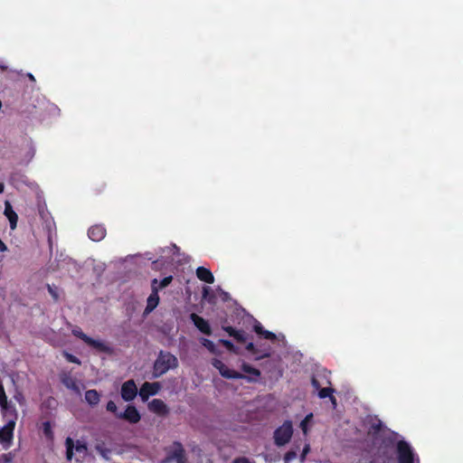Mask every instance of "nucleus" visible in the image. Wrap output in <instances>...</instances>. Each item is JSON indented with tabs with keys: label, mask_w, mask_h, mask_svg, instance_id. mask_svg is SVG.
<instances>
[{
	"label": "nucleus",
	"mask_w": 463,
	"mask_h": 463,
	"mask_svg": "<svg viewBox=\"0 0 463 463\" xmlns=\"http://www.w3.org/2000/svg\"><path fill=\"white\" fill-rule=\"evenodd\" d=\"M382 429V424L381 423H375V424H373L371 426V430L374 432V433H377L381 430Z\"/></svg>",
	"instance_id": "obj_36"
},
{
	"label": "nucleus",
	"mask_w": 463,
	"mask_h": 463,
	"mask_svg": "<svg viewBox=\"0 0 463 463\" xmlns=\"http://www.w3.org/2000/svg\"><path fill=\"white\" fill-rule=\"evenodd\" d=\"M310 450V446L309 444H306L303 450H302V453L300 455V459L301 461L303 462L306 458V456L307 455V453L309 452Z\"/></svg>",
	"instance_id": "obj_35"
},
{
	"label": "nucleus",
	"mask_w": 463,
	"mask_h": 463,
	"mask_svg": "<svg viewBox=\"0 0 463 463\" xmlns=\"http://www.w3.org/2000/svg\"><path fill=\"white\" fill-rule=\"evenodd\" d=\"M212 364L219 371L220 374L226 379H245L250 383H255L260 377V371L245 362L242 363L241 368V371L248 375L230 369L222 361L217 358L213 359Z\"/></svg>",
	"instance_id": "obj_1"
},
{
	"label": "nucleus",
	"mask_w": 463,
	"mask_h": 463,
	"mask_svg": "<svg viewBox=\"0 0 463 463\" xmlns=\"http://www.w3.org/2000/svg\"><path fill=\"white\" fill-rule=\"evenodd\" d=\"M117 418L136 424L140 421L141 415L134 405H128L124 412L117 414Z\"/></svg>",
	"instance_id": "obj_7"
},
{
	"label": "nucleus",
	"mask_w": 463,
	"mask_h": 463,
	"mask_svg": "<svg viewBox=\"0 0 463 463\" xmlns=\"http://www.w3.org/2000/svg\"><path fill=\"white\" fill-rule=\"evenodd\" d=\"M311 384L316 391H318L321 388L322 383L319 382L317 376H313L311 378Z\"/></svg>",
	"instance_id": "obj_34"
},
{
	"label": "nucleus",
	"mask_w": 463,
	"mask_h": 463,
	"mask_svg": "<svg viewBox=\"0 0 463 463\" xmlns=\"http://www.w3.org/2000/svg\"><path fill=\"white\" fill-rule=\"evenodd\" d=\"M150 411L159 415L165 416L169 413L167 405L160 399H154L148 403Z\"/></svg>",
	"instance_id": "obj_14"
},
{
	"label": "nucleus",
	"mask_w": 463,
	"mask_h": 463,
	"mask_svg": "<svg viewBox=\"0 0 463 463\" xmlns=\"http://www.w3.org/2000/svg\"><path fill=\"white\" fill-rule=\"evenodd\" d=\"M173 461H176L177 463H185V452L183 448V445L175 441L172 447L167 450L165 458L164 460L165 463H171Z\"/></svg>",
	"instance_id": "obj_6"
},
{
	"label": "nucleus",
	"mask_w": 463,
	"mask_h": 463,
	"mask_svg": "<svg viewBox=\"0 0 463 463\" xmlns=\"http://www.w3.org/2000/svg\"><path fill=\"white\" fill-rule=\"evenodd\" d=\"M14 427L15 421L11 420L3 428L0 429V441L2 443L11 442L14 437Z\"/></svg>",
	"instance_id": "obj_17"
},
{
	"label": "nucleus",
	"mask_w": 463,
	"mask_h": 463,
	"mask_svg": "<svg viewBox=\"0 0 463 463\" xmlns=\"http://www.w3.org/2000/svg\"><path fill=\"white\" fill-rule=\"evenodd\" d=\"M178 366V360L175 355L169 352L160 351L154 362L153 365V378H159L166 373L170 369H175Z\"/></svg>",
	"instance_id": "obj_2"
},
{
	"label": "nucleus",
	"mask_w": 463,
	"mask_h": 463,
	"mask_svg": "<svg viewBox=\"0 0 463 463\" xmlns=\"http://www.w3.org/2000/svg\"><path fill=\"white\" fill-rule=\"evenodd\" d=\"M398 463H414L415 454L405 440H399L396 445Z\"/></svg>",
	"instance_id": "obj_5"
},
{
	"label": "nucleus",
	"mask_w": 463,
	"mask_h": 463,
	"mask_svg": "<svg viewBox=\"0 0 463 463\" xmlns=\"http://www.w3.org/2000/svg\"><path fill=\"white\" fill-rule=\"evenodd\" d=\"M66 445V458L68 460H71L73 456V449L79 453H85L88 449L85 442H81L80 440L77 441L76 445H74V441L71 438L68 437L65 440Z\"/></svg>",
	"instance_id": "obj_9"
},
{
	"label": "nucleus",
	"mask_w": 463,
	"mask_h": 463,
	"mask_svg": "<svg viewBox=\"0 0 463 463\" xmlns=\"http://www.w3.org/2000/svg\"><path fill=\"white\" fill-rule=\"evenodd\" d=\"M4 189H5V185L3 183L0 182V194H2L4 192Z\"/></svg>",
	"instance_id": "obj_41"
},
{
	"label": "nucleus",
	"mask_w": 463,
	"mask_h": 463,
	"mask_svg": "<svg viewBox=\"0 0 463 463\" xmlns=\"http://www.w3.org/2000/svg\"><path fill=\"white\" fill-rule=\"evenodd\" d=\"M318 397L320 399H325V398H327L329 397L330 398V401L332 402L333 404H336V400L335 398L333 396V392H335V390L331 387H324V388H320L318 391Z\"/></svg>",
	"instance_id": "obj_23"
},
{
	"label": "nucleus",
	"mask_w": 463,
	"mask_h": 463,
	"mask_svg": "<svg viewBox=\"0 0 463 463\" xmlns=\"http://www.w3.org/2000/svg\"><path fill=\"white\" fill-rule=\"evenodd\" d=\"M196 276L201 281L205 283L213 284L214 282V277L212 271L205 267H198L196 269Z\"/></svg>",
	"instance_id": "obj_19"
},
{
	"label": "nucleus",
	"mask_w": 463,
	"mask_h": 463,
	"mask_svg": "<svg viewBox=\"0 0 463 463\" xmlns=\"http://www.w3.org/2000/svg\"><path fill=\"white\" fill-rule=\"evenodd\" d=\"M253 330L257 335H260L261 337H263L265 339H268L270 341H275L277 339V336L274 333H272L269 330H266L262 326V325L257 320H255V323L253 326Z\"/></svg>",
	"instance_id": "obj_20"
},
{
	"label": "nucleus",
	"mask_w": 463,
	"mask_h": 463,
	"mask_svg": "<svg viewBox=\"0 0 463 463\" xmlns=\"http://www.w3.org/2000/svg\"><path fill=\"white\" fill-rule=\"evenodd\" d=\"M106 409H107L108 411H110V412L114 413L116 416H117V414H118V407H117L116 403L113 401L108 402Z\"/></svg>",
	"instance_id": "obj_30"
},
{
	"label": "nucleus",
	"mask_w": 463,
	"mask_h": 463,
	"mask_svg": "<svg viewBox=\"0 0 463 463\" xmlns=\"http://www.w3.org/2000/svg\"><path fill=\"white\" fill-rule=\"evenodd\" d=\"M48 292L52 297L53 300L57 301L59 299V294L57 290L52 288L51 285H47Z\"/></svg>",
	"instance_id": "obj_32"
},
{
	"label": "nucleus",
	"mask_w": 463,
	"mask_h": 463,
	"mask_svg": "<svg viewBox=\"0 0 463 463\" xmlns=\"http://www.w3.org/2000/svg\"><path fill=\"white\" fill-rule=\"evenodd\" d=\"M4 213L10 222V228L12 230H14L17 226L18 215L14 211L10 202H8V201H5V203Z\"/></svg>",
	"instance_id": "obj_18"
},
{
	"label": "nucleus",
	"mask_w": 463,
	"mask_h": 463,
	"mask_svg": "<svg viewBox=\"0 0 463 463\" xmlns=\"http://www.w3.org/2000/svg\"><path fill=\"white\" fill-rule=\"evenodd\" d=\"M0 406H1L2 410L5 411H9L11 409L13 411H15V409L8 403L4 386L1 383H0Z\"/></svg>",
	"instance_id": "obj_21"
},
{
	"label": "nucleus",
	"mask_w": 463,
	"mask_h": 463,
	"mask_svg": "<svg viewBox=\"0 0 463 463\" xmlns=\"http://www.w3.org/2000/svg\"><path fill=\"white\" fill-rule=\"evenodd\" d=\"M28 78H29L32 81H35V78H34V76H33L32 73H28Z\"/></svg>",
	"instance_id": "obj_40"
},
{
	"label": "nucleus",
	"mask_w": 463,
	"mask_h": 463,
	"mask_svg": "<svg viewBox=\"0 0 463 463\" xmlns=\"http://www.w3.org/2000/svg\"><path fill=\"white\" fill-rule=\"evenodd\" d=\"M201 344L204 346L210 353L217 354V349L215 344L207 338H202Z\"/></svg>",
	"instance_id": "obj_26"
},
{
	"label": "nucleus",
	"mask_w": 463,
	"mask_h": 463,
	"mask_svg": "<svg viewBox=\"0 0 463 463\" xmlns=\"http://www.w3.org/2000/svg\"><path fill=\"white\" fill-rule=\"evenodd\" d=\"M73 335L81 339L86 345L96 349L97 351L108 354H111L113 353V348L105 342L96 340L87 335L79 327L72 330Z\"/></svg>",
	"instance_id": "obj_3"
},
{
	"label": "nucleus",
	"mask_w": 463,
	"mask_h": 463,
	"mask_svg": "<svg viewBox=\"0 0 463 463\" xmlns=\"http://www.w3.org/2000/svg\"><path fill=\"white\" fill-rule=\"evenodd\" d=\"M85 400L90 405H96L100 400V395L96 390H89L85 392Z\"/></svg>",
	"instance_id": "obj_22"
},
{
	"label": "nucleus",
	"mask_w": 463,
	"mask_h": 463,
	"mask_svg": "<svg viewBox=\"0 0 463 463\" xmlns=\"http://www.w3.org/2000/svg\"><path fill=\"white\" fill-rule=\"evenodd\" d=\"M61 383L68 388L71 390H78V386L74 378L71 375L64 374L61 378Z\"/></svg>",
	"instance_id": "obj_25"
},
{
	"label": "nucleus",
	"mask_w": 463,
	"mask_h": 463,
	"mask_svg": "<svg viewBox=\"0 0 463 463\" xmlns=\"http://www.w3.org/2000/svg\"><path fill=\"white\" fill-rule=\"evenodd\" d=\"M157 279H154L151 282L152 293L147 298L146 312L153 311L159 303L158 288L156 286Z\"/></svg>",
	"instance_id": "obj_13"
},
{
	"label": "nucleus",
	"mask_w": 463,
	"mask_h": 463,
	"mask_svg": "<svg viewBox=\"0 0 463 463\" xmlns=\"http://www.w3.org/2000/svg\"><path fill=\"white\" fill-rule=\"evenodd\" d=\"M208 290H209V288H207V287H205V288H203V297H205V296H206V294L208 293Z\"/></svg>",
	"instance_id": "obj_42"
},
{
	"label": "nucleus",
	"mask_w": 463,
	"mask_h": 463,
	"mask_svg": "<svg viewBox=\"0 0 463 463\" xmlns=\"http://www.w3.org/2000/svg\"><path fill=\"white\" fill-rule=\"evenodd\" d=\"M220 344L222 345L229 352L232 354H241L240 347L236 346L231 340L220 339Z\"/></svg>",
	"instance_id": "obj_24"
},
{
	"label": "nucleus",
	"mask_w": 463,
	"mask_h": 463,
	"mask_svg": "<svg viewBox=\"0 0 463 463\" xmlns=\"http://www.w3.org/2000/svg\"><path fill=\"white\" fill-rule=\"evenodd\" d=\"M172 280H173V277L172 276H167V277H165L159 282L157 281L156 286L158 288V290L167 287L172 282Z\"/></svg>",
	"instance_id": "obj_27"
},
{
	"label": "nucleus",
	"mask_w": 463,
	"mask_h": 463,
	"mask_svg": "<svg viewBox=\"0 0 463 463\" xmlns=\"http://www.w3.org/2000/svg\"><path fill=\"white\" fill-rule=\"evenodd\" d=\"M64 355L68 362L80 364V359L78 357H76L75 355L69 354V353H65Z\"/></svg>",
	"instance_id": "obj_31"
},
{
	"label": "nucleus",
	"mask_w": 463,
	"mask_h": 463,
	"mask_svg": "<svg viewBox=\"0 0 463 463\" xmlns=\"http://www.w3.org/2000/svg\"><path fill=\"white\" fill-rule=\"evenodd\" d=\"M137 393V388L133 380L125 382L121 386V397L126 402H131Z\"/></svg>",
	"instance_id": "obj_10"
},
{
	"label": "nucleus",
	"mask_w": 463,
	"mask_h": 463,
	"mask_svg": "<svg viewBox=\"0 0 463 463\" xmlns=\"http://www.w3.org/2000/svg\"><path fill=\"white\" fill-rule=\"evenodd\" d=\"M161 384L158 382H146L142 384L139 390V396L143 402H146L149 396L156 395L159 392Z\"/></svg>",
	"instance_id": "obj_8"
},
{
	"label": "nucleus",
	"mask_w": 463,
	"mask_h": 463,
	"mask_svg": "<svg viewBox=\"0 0 463 463\" xmlns=\"http://www.w3.org/2000/svg\"><path fill=\"white\" fill-rule=\"evenodd\" d=\"M233 463H250V461L247 458H239Z\"/></svg>",
	"instance_id": "obj_37"
},
{
	"label": "nucleus",
	"mask_w": 463,
	"mask_h": 463,
	"mask_svg": "<svg viewBox=\"0 0 463 463\" xmlns=\"http://www.w3.org/2000/svg\"><path fill=\"white\" fill-rule=\"evenodd\" d=\"M222 328L237 343L244 344L250 338L249 335L242 329H236L231 326H222Z\"/></svg>",
	"instance_id": "obj_12"
},
{
	"label": "nucleus",
	"mask_w": 463,
	"mask_h": 463,
	"mask_svg": "<svg viewBox=\"0 0 463 463\" xmlns=\"http://www.w3.org/2000/svg\"><path fill=\"white\" fill-rule=\"evenodd\" d=\"M297 458V452L295 450H289L286 452L284 456L285 463H289Z\"/></svg>",
	"instance_id": "obj_28"
},
{
	"label": "nucleus",
	"mask_w": 463,
	"mask_h": 463,
	"mask_svg": "<svg viewBox=\"0 0 463 463\" xmlns=\"http://www.w3.org/2000/svg\"><path fill=\"white\" fill-rule=\"evenodd\" d=\"M43 433L46 437L52 436V427H51V423L49 421L43 422Z\"/></svg>",
	"instance_id": "obj_29"
},
{
	"label": "nucleus",
	"mask_w": 463,
	"mask_h": 463,
	"mask_svg": "<svg viewBox=\"0 0 463 463\" xmlns=\"http://www.w3.org/2000/svg\"><path fill=\"white\" fill-rule=\"evenodd\" d=\"M221 296H222V298L223 301L228 300L229 298H230L229 293L225 292V291H222V290Z\"/></svg>",
	"instance_id": "obj_39"
},
{
	"label": "nucleus",
	"mask_w": 463,
	"mask_h": 463,
	"mask_svg": "<svg viewBox=\"0 0 463 463\" xmlns=\"http://www.w3.org/2000/svg\"><path fill=\"white\" fill-rule=\"evenodd\" d=\"M293 435V426L290 420H286L284 423L277 428L274 431L273 439L274 443L278 447L286 445L291 439Z\"/></svg>",
	"instance_id": "obj_4"
},
{
	"label": "nucleus",
	"mask_w": 463,
	"mask_h": 463,
	"mask_svg": "<svg viewBox=\"0 0 463 463\" xmlns=\"http://www.w3.org/2000/svg\"><path fill=\"white\" fill-rule=\"evenodd\" d=\"M312 417V414L310 413L307 415L301 422H300V428L303 430V432L306 434L307 431V420Z\"/></svg>",
	"instance_id": "obj_33"
},
{
	"label": "nucleus",
	"mask_w": 463,
	"mask_h": 463,
	"mask_svg": "<svg viewBox=\"0 0 463 463\" xmlns=\"http://www.w3.org/2000/svg\"><path fill=\"white\" fill-rule=\"evenodd\" d=\"M326 383L329 385L331 384L330 381H328L327 379H326Z\"/></svg>",
	"instance_id": "obj_43"
},
{
	"label": "nucleus",
	"mask_w": 463,
	"mask_h": 463,
	"mask_svg": "<svg viewBox=\"0 0 463 463\" xmlns=\"http://www.w3.org/2000/svg\"><path fill=\"white\" fill-rule=\"evenodd\" d=\"M8 249H7V246L5 245V243L0 239V251L1 252H5Z\"/></svg>",
	"instance_id": "obj_38"
},
{
	"label": "nucleus",
	"mask_w": 463,
	"mask_h": 463,
	"mask_svg": "<svg viewBox=\"0 0 463 463\" xmlns=\"http://www.w3.org/2000/svg\"><path fill=\"white\" fill-rule=\"evenodd\" d=\"M190 319L194 323V325L196 326V328L203 334L206 335H212V328L209 324V322L204 319L203 317L198 316L195 313H192L190 315Z\"/></svg>",
	"instance_id": "obj_11"
},
{
	"label": "nucleus",
	"mask_w": 463,
	"mask_h": 463,
	"mask_svg": "<svg viewBox=\"0 0 463 463\" xmlns=\"http://www.w3.org/2000/svg\"><path fill=\"white\" fill-rule=\"evenodd\" d=\"M107 234V230L102 224L92 225L88 231L89 238L93 241H102Z\"/></svg>",
	"instance_id": "obj_15"
},
{
	"label": "nucleus",
	"mask_w": 463,
	"mask_h": 463,
	"mask_svg": "<svg viewBox=\"0 0 463 463\" xmlns=\"http://www.w3.org/2000/svg\"><path fill=\"white\" fill-rule=\"evenodd\" d=\"M245 349L251 354L255 355V360H257V361L261 360L263 358H268L270 356V348L269 347L266 348V349H260V348L256 347V345L252 342H249L246 345Z\"/></svg>",
	"instance_id": "obj_16"
}]
</instances>
